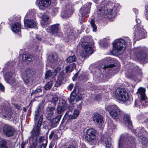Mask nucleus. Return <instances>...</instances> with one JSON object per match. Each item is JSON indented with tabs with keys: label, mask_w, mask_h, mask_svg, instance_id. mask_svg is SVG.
Returning <instances> with one entry per match:
<instances>
[{
	"label": "nucleus",
	"mask_w": 148,
	"mask_h": 148,
	"mask_svg": "<svg viewBox=\"0 0 148 148\" xmlns=\"http://www.w3.org/2000/svg\"><path fill=\"white\" fill-rule=\"evenodd\" d=\"M42 91V90L40 88H37L36 90L33 91L31 94V95H32L34 94H37L38 93L41 92Z\"/></svg>",
	"instance_id": "09e8293b"
},
{
	"label": "nucleus",
	"mask_w": 148,
	"mask_h": 148,
	"mask_svg": "<svg viewBox=\"0 0 148 148\" xmlns=\"http://www.w3.org/2000/svg\"><path fill=\"white\" fill-rule=\"evenodd\" d=\"M61 69L60 67H58L56 68V69H55V70H54L55 72H54V73L56 74V75L57 73L60 71L61 70Z\"/></svg>",
	"instance_id": "864d4df0"
},
{
	"label": "nucleus",
	"mask_w": 148,
	"mask_h": 148,
	"mask_svg": "<svg viewBox=\"0 0 148 148\" xmlns=\"http://www.w3.org/2000/svg\"><path fill=\"white\" fill-rule=\"evenodd\" d=\"M109 3L108 0H104L102 1L101 3V8H99L97 12L98 15L103 16L104 18L106 17L105 16L107 15V17L109 18H112L116 16L117 11V9L115 8V5L112 9H107L106 6L108 5V6Z\"/></svg>",
	"instance_id": "20e7f679"
},
{
	"label": "nucleus",
	"mask_w": 148,
	"mask_h": 148,
	"mask_svg": "<svg viewBox=\"0 0 148 148\" xmlns=\"http://www.w3.org/2000/svg\"><path fill=\"white\" fill-rule=\"evenodd\" d=\"M136 23H137V24H139L140 23H141V21L139 18H136Z\"/></svg>",
	"instance_id": "0e129e2a"
},
{
	"label": "nucleus",
	"mask_w": 148,
	"mask_h": 148,
	"mask_svg": "<svg viewBox=\"0 0 148 148\" xmlns=\"http://www.w3.org/2000/svg\"><path fill=\"white\" fill-rule=\"evenodd\" d=\"M82 96L81 94L78 93L72 92L70 96V99L69 100V102L72 104L75 103L82 99Z\"/></svg>",
	"instance_id": "6ab92c4d"
},
{
	"label": "nucleus",
	"mask_w": 148,
	"mask_h": 148,
	"mask_svg": "<svg viewBox=\"0 0 148 148\" xmlns=\"http://www.w3.org/2000/svg\"><path fill=\"white\" fill-rule=\"evenodd\" d=\"M134 138L125 134L120 136L119 141V148H135Z\"/></svg>",
	"instance_id": "423d86ee"
},
{
	"label": "nucleus",
	"mask_w": 148,
	"mask_h": 148,
	"mask_svg": "<svg viewBox=\"0 0 148 148\" xmlns=\"http://www.w3.org/2000/svg\"><path fill=\"white\" fill-rule=\"evenodd\" d=\"M101 143L104 145L106 148H112L110 137L108 135H103L101 138Z\"/></svg>",
	"instance_id": "f3484780"
},
{
	"label": "nucleus",
	"mask_w": 148,
	"mask_h": 148,
	"mask_svg": "<svg viewBox=\"0 0 148 148\" xmlns=\"http://www.w3.org/2000/svg\"><path fill=\"white\" fill-rule=\"evenodd\" d=\"M91 3H87L83 5L79 11L81 15V18H79V22L81 23L84 21V17L87 16V14L90 12Z\"/></svg>",
	"instance_id": "ddd939ff"
},
{
	"label": "nucleus",
	"mask_w": 148,
	"mask_h": 148,
	"mask_svg": "<svg viewBox=\"0 0 148 148\" xmlns=\"http://www.w3.org/2000/svg\"><path fill=\"white\" fill-rule=\"evenodd\" d=\"M58 8H54L52 10V14L53 15H56L58 12Z\"/></svg>",
	"instance_id": "8fccbe9b"
},
{
	"label": "nucleus",
	"mask_w": 148,
	"mask_h": 148,
	"mask_svg": "<svg viewBox=\"0 0 148 148\" xmlns=\"http://www.w3.org/2000/svg\"><path fill=\"white\" fill-rule=\"evenodd\" d=\"M73 85L72 84H70L68 87L67 88L69 90H71L72 89Z\"/></svg>",
	"instance_id": "6e6d98bb"
},
{
	"label": "nucleus",
	"mask_w": 148,
	"mask_h": 148,
	"mask_svg": "<svg viewBox=\"0 0 148 148\" xmlns=\"http://www.w3.org/2000/svg\"><path fill=\"white\" fill-rule=\"evenodd\" d=\"M109 42V38L106 37L100 40V44L103 47L106 48L108 46Z\"/></svg>",
	"instance_id": "473e14b6"
},
{
	"label": "nucleus",
	"mask_w": 148,
	"mask_h": 148,
	"mask_svg": "<svg viewBox=\"0 0 148 148\" xmlns=\"http://www.w3.org/2000/svg\"><path fill=\"white\" fill-rule=\"evenodd\" d=\"M52 85V81H50L45 85V89L46 90H48L51 87Z\"/></svg>",
	"instance_id": "de8ad7c7"
},
{
	"label": "nucleus",
	"mask_w": 148,
	"mask_h": 148,
	"mask_svg": "<svg viewBox=\"0 0 148 148\" xmlns=\"http://www.w3.org/2000/svg\"><path fill=\"white\" fill-rule=\"evenodd\" d=\"M39 118L37 124H36L33 130L31 132V135L29 138V141H32L33 146L34 148H35L37 144V138L40 134V128L43 119L42 114L40 106L38 107L36 110L35 112L34 120L36 121Z\"/></svg>",
	"instance_id": "f257e3e1"
},
{
	"label": "nucleus",
	"mask_w": 148,
	"mask_h": 148,
	"mask_svg": "<svg viewBox=\"0 0 148 148\" xmlns=\"http://www.w3.org/2000/svg\"><path fill=\"white\" fill-rule=\"evenodd\" d=\"M56 136V134L53 131H52L51 132V134L49 136V138L51 139L52 137H55Z\"/></svg>",
	"instance_id": "603ef678"
},
{
	"label": "nucleus",
	"mask_w": 148,
	"mask_h": 148,
	"mask_svg": "<svg viewBox=\"0 0 148 148\" xmlns=\"http://www.w3.org/2000/svg\"><path fill=\"white\" fill-rule=\"evenodd\" d=\"M22 59L23 61L25 62H29L32 60V57L29 54H23L22 56Z\"/></svg>",
	"instance_id": "f704fd0d"
},
{
	"label": "nucleus",
	"mask_w": 148,
	"mask_h": 148,
	"mask_svg": "<svg viewBox=\"0 0 148 148\" xmlns=\"http://www.w3.org/2000/svg\"><path fill=\"white\" fill-rule=\"evenodd\" d=\"M139 50L137 55V58L145 63L148 62V49L145 48H138Z\"/></svg>",
	"instance_id": "4468645a"
},
{
	"label": "nucleus",
	"mask_w": 148,
	"mask_h": 148,
	"mask_svg": "<svg viewBox=\"0 0 148 148\" xmlns=\"http://www.w3.org/2000/svg\"><path fill=\"white\" fill-rule=\"evenodd\" d=\"M15 75L14 73L8 72L6 73L4 76L5 81L14 87L17 86L18 85V82L14 78Z\"/></svg>",
	"instance_id": "2eb2a0df"
},
{
	"label": "nucleus",
	"mask_w": 148,
	"mask_h": 148,
	"mask_svg": "<svg viewBox=\"0 0 148 148\" xmlns=\"http://www.w3.org/2000/svg\"><path fill=\"white\" fill-rule=\"evenodd\" d=\"M55 110V108L54 107H48L47 109V111L48 112H50L51 113L49 114V116H52L53 113L52 112Z\"/></svg>",
	"instance_id": "49530a36"
},
{
	"label": "nucleus",
	"mask_w": 148,
	"mask_h": 148,
	"mask_svg": "<svg viewBox=\"0 0 148 148\" xmlns=\"http://www.w3.org/2000/svg\"><path fill=\"white\" fill-rule=\"evenodd\" d=\"M76 57L75 56L73 55L69 57L66 59L67 61L69 63H72L76 61Z\"/></svg>",
	"instance_id": "ea45409f"
},
{
	"label": "nucleus",
	"mask_w": 148,
	"mask_h": 148,
	"mask_svg": "<svg viewBox=\"0 0 148 148\" xmlns=\"http://www.w3.org/2000/svg\"><path fill=\"white\" fill-rule=\"evenodd\" d=\"M135 105L136 107H146L148 106V98L146 97V98L143 99H140L139 100H136L135 102Z\"/></svg>",
	"instance_id": "4be33fe9"
},
{
	"label": "nucleus",
	"mask_w": 148,
	"mask_h": 148,
	"mask_svg": "<svg viewBox=\"0 0 148 148\" xmlns=\"http://www.w3.org/2000/svg\"><path fill=\"white\" fill-rule=\"evenodd\" d=\"M56 76V74L54 73V72H52L51 71H47L45 74V78H52Z\"/></svg>",
	"instance_id": "4c0bfd02"
},
{
	"label": "nucleus",
	"mask_w": 148,
	"mask_h": 148,
	"mask_svg": "<svg viewBox=\"0 0 148 148\" xmlns=\"http://www.w3.org/2000/svg\"><path fill=\"white\" fill-rule=\"evenodd\" d=\"M49 17L46 15H43L42 17V20L40 23L42 27L44 28H46L48 27L49 23Z\"/></svg>",
	"instance_id": "a878e982"
},
{
	"label": "nucleus",
	"mask_w": 148,
	"mask_h": 148,
	"mask_svg": "<svg viewBox=\"0 0 148 148\" xmlns=\"http://www.w3.org/2000/svg\"><path fill=\"white\" fill-rule=\"evenodd\" d=\"M44 140H45L44 137L41 136L40 137L39 139V142L40 143H41Z\"/></svg>",
	"instance_id": "13d9d810"
},
{
	"label": "nucleus",
	"mask_w": 148,
	"mask_h": 148,
	"mask_svg": "<svg viewBox=\"0 0 148 148\" xmlns=\"http://www.w3.org/2000/svg\"><path fill=\"white\" fill-rule=\"evenodd\" d=\"M106 109L109 112L110 116L113 119H117L122 116L125 123L128 124L129 127L131 128L132 127V123L130 116L124 114L116 105L108 106L106 108Z\"/></svg>",
	"instance_id": "f03ea898"
},
{
	"label": "nucleus",
	"mask_w": 148,
	"mask_h": 148,
	"mask_svg": "<svg viewBox=\"0 0 148 148\" xmlns=\"http://www.w3.org/2000/svg\"><path fill=\"white\" fill-rule=\"evenodd\" d=\"M103 63L101 65L99 66V67L97 68V72L100 74H102L105 71H109L110 72L116 73L119 70V67L116 66L114 64H112L113 60L111 58L107 57L103 60Z\"/></svg>",
	"instance_id": "7ed1b4c3"
},
{
	"label": "nucleus",
	"mask_w": 148,
	"mask_h": 148,
	"mask_svg": "<svg viewBox=\"0 0 148 148\" xmlns=\"http://www.w3.org/2000/svg\"><path fill=\"white\" fill-rule=\"evenodd\" d=\"M146 89L142 87H140L138 89L136 94L140 99H143L147 97L145 94Z\"/></svg>",
	"instance_id": "393cba45"
},
{
	"label": "nucleus",
	"mask_w": 148,
	"mask_h": 148,
	"mask_svg": "<svg viewBox=\"0 0 148 148\" xmlns=\"http://www.w3.org/2000/svg\"><path fill=\"white\" fill-rule=\"evenodd\" d=\"M68 116L69 117V118L71 119H75L77 117L79 114V111L78 110H74L73 114H69V112H68Z\"/></svg>",
	"instance_id": "72a5a7b5"
},
{
	"label": "nucleus",
	"mask_w": 148,
	"mask_h": 148,
	"mask_svg": "<svg viewBox=\"0 0 148 148\" xmlns=\"http://www.w3.org/2000/svg\"><path fill=\"white\" fill-rule=\"evenodd\" d=\"M93 121L98 125L100 124L103 121V118L99 114L95 113L93 115Z\"/></svg>",
	"instance_id": "bb28decb"
},
{
	"label": "nucleus",
	"mask_w": 148,
	"mask_h": 148,
	"mask_svg": "<svg viewBox=\"0 0 148 148\" xmlns=\"http://www.w3.org/2000/svg\"><path fill=\"white\" fill-rule=\"evenodd\" d=\"M21 28V25L20 23L16 22L11 25V30L15 33L20 31Z\"/></svg>",
	"instance_id": "c85d7f7f"
},
{
	"label": "nucleus",
	"mask_w": 148,
	"mask_h": 148,
	"mask_svg": "<svg viewBox=\"0 0 148 148\" xmlns=\"http://www.w3.org/2000/svg\"><path fill=\"white\" fill-rule=\"evenodd\" d=\"M96 131L91 128L87 130L85 136L86 139L89 141H92L96 138Z\"/></svg>",
	"instance_id": "a211bd4d"
},
{
	"label": "nucleus",
	"mask_w": 148,
	"mask_h": 148,
	"mask_svg": "<svg viewBox=\"0 0 148 148\" xmlns=\"http://www.w3.org/2000/svg\"><path fill=\"white\" fill-rule=\"evenodd\" d=\"M66 36L68 38L69 40L74 39L75 37L74 33L71 31L69 32V34L67 35Z\"/></svg>",
	"instance_id": "c03bdc74"
},
{
	"label": "nucleus",
	"mask_w": 148,
	"mask_h": 148,
	"mask_svg": "<svg viewBox=\"0 0 148 148\" xmlns=\"http://www.w3.org/2000/svg\"><path fill=\"white\" fill-rule=\"evenodd\" d=\"M75 63H72L67 66L65 68L66 71L67 72H71L75 67Z\"/></svg>",
	"instance_id": "e433bc0d"
},
{
	"label": "nucleus",
	"mask_w": 148,
	"mask_h": 148,
	"mask_svg": "<svg viewBox=\"0 0 148 148\" xmlns=\"http://www.w3.org/2000/svg\"><path fill=\"white\" fill-rule=\"evenodd\" d=\"M78 73H76L75 74L74 76L73 77V79H77V77L78 76Z\"/></svg>",
	"instance_id": "338daca9"
},
{
	"label": "nucleus",
	"mask_w": 148,
	"mask_h": 148,
	"mask_svg": "<svg viewBox=\"0 0 148 148\" xmlns=\"http://www.w3.org/2000/svg\"><path fill=\"white\" fill-rule=\"evenodd\" d=\"M82 46L83 49V52L81 54L82 57H84L87 55L93 53V50L92 48V45L89 42H83Z\"/></svg>",
	"instance_id": "f8f14e48"
},
{
	"label": "nucleus",
	"mask_w": 148,
	"mask_h": 148,
	"mask_svg": "<svg viewBox=\"0 0 148 148\" xmlns=\"http://www.w3.org/2000/svg\"><path fill=\"white\" fill-rule=\"evenodd\" d=\"M124 67L125 76L128 78L133 79L137 75H141L142 74L138 66L132 63L126 64Z\"/></svg>",
	"instance_id": "0eeeda50"
},
{
	"label": "nucleus",
	"mask_w": 148,
	"mask_h": 148,
	"mask_svg": "<svg viewBox=\"0 0 148 148\" xmlns=\"http://www.w3.org/2000/svg\"><path fill=\"white\" fill-rule=\"evenodd\" d=\"M66 108V107L64 106H58L57 108V112L56 113L58 114L57 116H60V118H61L63 112L65 111Z\"/></svg>",
	"instance_id": "c756f323"
},
{
	"label": "nucleus",
	"mask_w": 148,
	"mask_h": 148,
	"mask_svg": "<svg viewBox=\"0 0 148 148\" xmlns=\"http://www.w3.org/2000/svg\"><path fill=\"white\" fill-rule=\"evenodd\" d=\"M135 134L139 137V140L143 146L147 145V139L143 135L146 134L147 132L143 127H140L135 130Z\"/></svg>",
	"instance_id": "9d476101"
},
{
	"label": "nucleus",
	"mask_w": 148,
	"mask_h": 148,
	"mask_svg": "<svg viewBox=\"0 0 148 148\" xmlns=\"http://www.w3.org/2000/svg\"><path fill=\"white\" fill-rule=\"evenodd\" d=\"M51 32L54 36H61L62 33L60 32V27L59 24L53 25L50 27Z\"/></svg>",
	"instance_id": "aec40b11"
},
{
	"label": "nucleus",
	"mask_w": 148,
	"mask_h": 148,
	"mask_svg": "<svg viewBox=\"0 0 148 148\" xmlns=\"http://www.w3.org/2000/svg\"><path fill=\"white\" fill-rule=\"evenodd\" d=\"M95 98L97 100H99L101 98V97L99 95H97L95 96Z\"/></svg>",
	"instance_id": "69168bd1"
},
{
	"label": "nucleus",
	"mask_w": 148,
	"mask_h": 148,
	"mask_svg": "<svg viewBox=\"0 0 148 148\" xmlns=\"http://www.w3.org/2000/svg\"><path fill=\"white\" fill-rule=\"evenodd\" d=\"M133 12L135 13L136 16L138 14V10H137V9L135 8H134L133 9Z\"/></svg>",
	"instance_id": "680f3d73"
},
{
	"label": "nucleus",
	"mask_w": 148,
	"mask_h": 148,
	"mask_svg": "<svg viewBox=\"0 0 148 148\" xmlns=\"http://www.w3.org/2000/svg\"><path fill=\"white\" fill-rule=\"evenodd\" d=\"M4 90V86L1 83H0V91H3Z\"/></svg>",
	"instance_id": "4d7b16f0"
},
{
	"label": "nucleus",
	"mask_w": 148,
	"mask_h": 148,
	"mask_svg": "<svg viewBox=\"0 0 148 148\" xmlns=\"http://www.w3.org/2000/svg\"><path fill=\"white\" fill-rule=\"evenodd\" d=\"M116 97L120 101L125 102L128 101L129 96L125 90L122 88H118L115 92Z\"/></svg>",
	"instance_id": "1a4fd4ad"
},
{
	"label": "nucleus",
	"mask_w": 148,
	"mask_h": 148,
	"mask_svg": "<svg viewBox=\"0 0 148 148\" xmlns=\"http://www.w3.org/2000/svg\"><path fill=\"white\" fill-rule=\"evenodd\" d=\"M145 13L146 15L148 16V5L145 6Z\"/></svg>",
	"instance_id": "bf43d9fd"
},
{
	"label": "nucleus",
	"mask_w": 148,
	"mask_h": 148,
	"mask_svg": "<svg viewBox=\"0 0 148 148\" xmlns=\"http://www.w3.org/2000/svg\"><path fill=\"white\" fill-rule=\"evenodd\" d=\"M0 113L2 114V117L4 119L9 120L11 118L12 113L11 109L7 107L5 104L0 106Z\"/></svg>",
	"instance_id": "9b49d317"
},
{
	"label": "nucleus",
	"mask_w": 148,
	"mask_h": 148,
	"mask_svg": "<svg viewBox=\"0 0 148 148\" xmlns=\"http://www.w3.org/2000/svg\"><path fill=\"white\" fill-rule=\"evenodd\" d=\"M72 5L71 4H68L66 5V10L62 12L61 15V17L63 18H68L69 17L72 13Z\"/></svg>",
	"instance_id": "412c9836"
},
{
	"label": "nucleus",
	"mask_w": 148,
	"mask_h": 148,
	"mask_svg": "<svg viewBox=\"0 0 148 148\" xmlns=\"http://www.w3.org/2000/svg\"><path fill=\"white\" fill-rule=\"evenodd\" d=\"M60 116H56L51 121V126L52 127H56L58 125L60 119Z\"/></svg>",
	"instance_id": "2f4dec72"
},
{
	"label": "nucleus",
	"mask_w": 148,
	"mask_h": 148,
	"mask_svg": "<svg viewBox=\"0 0 148 148\" xmlns=\"http://www.w3.org/2000/svg\"><path fill=\"white\" fill-rule=\"evenodd\" d=\"M79 148H86V145L84 143H82L80 144Z\"/></svg>",
	"instance_id": "e2e57ef3"
},
{
	"label": "nucleus",
	"mask_w": 148,
	"mask_h": 148,
	"mask_svg": "<svg viewBox=\"0 0 148 148\" xmlns=\"http://www.w3.org/2000/svg\"><path fill=\"white\" fill-rule=\"evenodd\" d=\"M137 118L139 119L143 120V121H142V123H143V121L145 122V121H146V120H145V118L144 117V116L143 115L138 116L137 117Z\"/></svg>",
	"instance_id": "3c124183"
},
{
	"label": "nucleus",
	"mask_w": 148,
	"mask_h": 148,
	"mask_svg": "<svg viewBox=\"0 0 148 148\" xmlns=\"http://www.w3.org/2000/svg\"><path fill=\"white\" fill-rule=\"evenodd\" d=\"M0 148H8L5 141L1 140L0 141Z\"/></svg>",
	"instance_id": "a18cd8bd"
},
{
	"label": "nucleus",
	"mask_w": 148,
	"mask_h": 148,
	"mask_svg": "<svg viewBox=\"0 0 148 148\" xmlns=\"http://www.w3.org/2000/svg\"><path fill=\"white\" fill-rule=\"evenodd\" d=\"M36 12L35 10L34 9H32L30 10L25 15V18H28L31 17L33 16L34 13Z\"/></svg>",
	"instance_id": "58836bf2"
},
{
	"label": "nucleus",
	"mask_w": 148,
	"mask_h": 148,
	"mask_svg": "<svg viewBox=\"0 0 148 148\" xmlns=\"http://www.w3.org/2000/svg\"><path fill=\"white\" fill-rule=\"evenodd\" d=\"M30 71L28 70L25 71L22 75V78L24 82L26 84L30 82L29 75H30Z\"/></svg>",
	"instance_id": "cd10ccee"
},
{
	"label": "nucleus",
	"mask_w": 148,
	"mask_h": 148,
	"mask_svg": "<svg viewBox=\"0 0 148 148\" xmlns=\"http://www.w3.org/2000/svg\"><path fill=\"white\" fill-rule=\"evenodd\" d=\"M36 38L38 40H41V38L38 36H36Z\"/></svg>",
	"instance_id": "774afa93"
},
{
	"label": "nucleus",
	"mask_w": 148,
	"mask_h": 148,
	"mask_svg": "<svg viewBox=\"0 0 148 148\" xmlns=\"http://www.w3.org/2000/svg\"><path fill=\"white\" fill-rule=\"evenodd\" d=\"M58 100V98L57 96L55 95L53 97L50 101V102L53 104V106H56Z\"/></svg>",
	"instance_id": "a19ab883"
},
{
	"label": "nucleus",
	"mask_w": 148,
	"mask_h": 148,
	"mask_svg": "<svg viewBox=\"0 0 148 148\" xmlns=\"http://www.w3.org/2000/svg\"><path fill=\"white\" fill-rule=\"evenodd\" d=\"M50 4V0H40L38 2L39 8L42 10L49 7Z\"/></svg>",
	"instance_id": "b1692460"
},
{
	"label": "nucleus",
	"mask_w": 148,
	"mask_h": 148,
	"mask_svg": "<svg viewBox=\"0 0 148 148\" xmlns=\"http://www.w3.org/2000/svg\"><path fill=\"white\" fill-rule=\"evenodd\" d=\"M14 107L18 110H19L20 108V106L17 104H14Z\"/></svg>",
	"instance_id": "052dcab7"
},
{
	"label": "nucleus",
	"mask_w": 148,
	"mask_h": 148,
	"mask_svg": "<svg viewBox=\"0 0 148 148\" xmlns=\"http://www.w3.org/2000/svg\"><path fill=\"white\" fill-rule=\"evenodd\" d=\"M64 78V75L63 73H61L58 76L57 81L55 82V86L56 87L59 86L62 83V80Z\"/></svg>",
	"instance_id": "7c9ffc66"
},
{
	"label": "nucleus",
	"mask_w": 148,
	"mask_h": 148,
	"mask_svg": "<svg viewBox=\"0 0 148 148\" xmlns=\"http://www.w3.org/2000/svg\"><path fill=\"white\" fill-rule=\"evenodd\" d=\"M2 132L8 137L13 136L15 134L16 130L14 127L10 125L5 124L3 127Z\"/></svg>",
	"instance_id": "dca6fc26"
},
{
	"label": "nucleus",
	"mask_w": 148,
	"mask_h": 148,
	"mask_svg": "<svg viewBox=\"0 0 148 148\" xmlns=\"http://www.w3.org/2000/svg\"><path fill=\"white\" fill-rule=\"evenodd\" d=\"M57 58V56L56 54H51L49 56L48 59L50 62L53 63L56 61Z\"/></svg>",
	"instance_id": "c9c22d12"
},
{
	"label": "nucleus",
	"mask_w": 148,
	"mask_h": 148,
	"mask_svg": "<svg viewBox=\"0 0 148 148\" xmlns=\"http://www.w3.org/2000/svg\"><path fill=\"white\" fill-rule=\"evenodd\" d=\"M134 32L133 33L135 38L137 40H139L146 37L147 32L141 25L137 24L134 28Z\"/></svg>",
	"instance_id": "6e6552de"
},
{
	"label": "nucleus",
	"mask_w": 148,
	"mask_h": 148,
	"mask_svg": "<svg viewBox=\"0 0 148 148\" xmlns=\"http://www.w3.org/2000/svg\"><path fill=\"white\" fill-rule=\"evenodd\" d=\"M131 43L130 38L128 37H127L125 40L121 38L115 40L113 43V53L115 54H120L125 50L126 45L131 46Z\"/></svg>",
	"instance_id": "39448f33"
},
{
	"label": "nucleus",
	"mask_w": 148,
	"mask_h": 148,
	"mask_svg": "<svg viewBox=\"0 0 148 148\" xmlns=\"http://www.w3.org/2000/svg\"><path fill=\"white\" fill-rule=\"evenodd\" d=\"M24 24L25 26L32 28L36 26V21L35 19H27L24 20Z\"/></svg>",
	"instance_id": "5701e85b"
},
{
	"label": "nucleus",
	"mask_w": 148,
	"mask_h": 148,
	"mask_svg": "<svg viewBox=\"0 0 148 148\" xmlns=\"http://www.w3.org/2000/svg\"><path fill=\"white\" fill-rule=\"evenodd\" d=\"M46 142L45 144H42L40 148H45L46 147L47 144V141L46 140Z\"/></svg>",
	"instance_id": "5fc2aeb1"
},
{
	"label": "nucleus",
	"mask_w": 148,
	"mask_h": 148,
	"mask_svg": "<svg viewBox=\"0 0 148 148\" xmlns=\"http://www.w3.org/2000/svg\"><path fill=\"white\" fill-rule=\"evenodd\" d=\"M78 79L82 82H86L87 81V77L84 73L81 75L79 77Z\"/></svg>",
	"instance_id": "37998d69"
},
{
	"label": "nucleus",
	"mask_w": 148,
	"mask_h": 148,
	"mask_svg": "<svg viewBox=\"0 0 148 148\" xmlns=\"http://www.w3.org/2000/svg\"><path fill=\"white\" fill-rule=\"evenodd\" d=\"M91 26L92 28L93 32H96L97 30V28L96 25L95 24L94 20L93 19H92L90 22Z\"/></svg>",
	"instance_id": "79ce46f5"
}]
</instances>
